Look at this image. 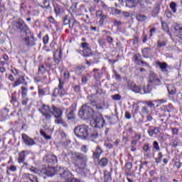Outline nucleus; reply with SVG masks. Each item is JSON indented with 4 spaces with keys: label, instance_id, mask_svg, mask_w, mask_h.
Here are the masks:
<instances>
[{
    "label": "nucleus",
    "instance_id": "nucleus-61",
    "mask_svg": "<svg viewBox=\"0 0 182 182\" xmlns=\"http://www.w3.org/2000/svg\"><path fill=\"white\" fill-rule=\"evenodd\" d=\"M43 42L44 45H46L49 42V36L46 35L43 38Z\"/></svg>",
    "mask_w": 182,
    "mask_h": 182
},
{
    "label": "nucleus",
    "instance_id": "nucleus-24",
    "mask_svg": "<svg viewBox=\"0 0 182 182\" xmlns=\"http://www.w3.org/2000/svg\"><path fill=\"white\" fill-rule=\"evenodd\" d=\"M27 153L28 151H22L18 154V163H19V164L25 162Z\"/></svg>",
    "mask_w": 182,
    "mask_h": 182
},
{
    "label": "nucleus",
    "instance_id": "nucleus-8",
    "mask_svg": "<svg viewBox=\"0 0 182 182\" xmlns=\"http://www.w3.org/2000/svg\"><path fill=\"white\" fill-rule=\"evenodd\" d=\"M26 37L23 38V44L28 48H32V46H35L36 43L35 42V36L32 33V31H28L27 33H25Z\"/></svg>",
    "mask_w": 182,
    "mask_h": 182
},
{
    "label": "nucleus",
    "instance_id": "nucleus-30",
    "mask_svg": "<svg viewBox=\"0 0 182 182\" xmlns=\"http://www.w3.org/2000/svg\"><path fill=\"white\" fill-rule=\"evenodd\" d=\"M150 50L151 49L149 47L143 48L141 50L143 58H144L145 59H149V55H150Z\"/></svg>",
    "mask_w": 182,
    "mask_h": 182
},
{
    "label": "nucleus",
    "instance_id": "nucleus-16",
    "mask_svg": "<svg viewBox=\"0 0 182 182\" xmlns=\"http://www.w3.org/2000/svg\"><path fill=\"white\" fill-rule=\"evenodd\" d=\"M54 12L56 16H62L65 14V9L59 4H53Z\"/></svg>",
    "mask_w": 182,
    "mask_h": 182
},
{
    "label": "nucleus",
    "instance_id": "nucleus-36",
    "mask_svg": "<svg viewBox=\"0 0 182 182\" xmlns=\"http://www.w3.org/2000/svg\"><path fill=\"white\" fill-rule=\"evenodd\" d=\"M139 4V0H128L127 6L128 8H134Z\"/></svg>",
    "mask_w": 182,
    "mask_h": 182
},
{
    "label": "nucleus",
    "instance_id": "nucleus-28",
    "mask_svg": "<svg viewBox=\"0 0 182 182\" xmlns=\"http://www.w3.org/2000/svg\"><path fill=\"white\" fill-rule=\"evenodd\" d=\"M133 59L134 60V63L138 65H140L141 62L143 60V58H141V55H140V53L135 54L133 57Z\"/></svg>",
    "mask_w": 182,
    "mask_h": 182
},
{
    "label": "nucleus",
    "instance_id": "nucleus-52",
    "mask_svg": "<svg viewBox=\"0 0 182 182\" xmlns=\"http://www.w3.org/2000/svg\"><path fill=\"white\" fill-rule=\"evenodd\" d=\"M113 100L119 101L122 99V95L120 94H116L112 96Z\"/></svg>",
    "mask_w": 182,
    "mask_h": 182
},
{
    "label": "nucleus",
    "instance_id": "nucleus-53",
    "mask_svg": "<svg viewBox=\"0 0 182 182\" xmlns=\"http://www.w3.org/2000/svg\"><path fill=\"white\" fill-rule=\"evenodd\" d=\"M16 102H18V100L16 99V95L12 94L11 103H12L13 105H15V103H16Z\"/></svg>",
    "mask_w": 182,
    "mask_h": 182
},
{
    "label": "nucleus",
    "instance_id": "nucleus-5",
    "mask_svg": "<svg viewBox=\"0 0 182 182\" xmlns=\"http://www.w3.org/2000/svg\"><path fill=\"white\" fill-rule=\"evenodd\" d=\"M78 116L80 119L87 120V119H93L95 116V109L92 108L90 103L84 105L78 112Z\"/></svg>",
    "mask_w": 182,
    "mask_h": 182
},
{
    "label": "nucleus",
    "instance_id": "nucleus-47",
    "mask_svg": "<svg viewBox=\"0 0 182 182\" xmlns=\"http://www.w3.org/2000/svg\"><path fill=\"white\" fill-rule=\"evenodd\" d=\"M93 59H94V60H90V61L87 60H85V61H86V65H88L89 66H90L91 64L93 65V64L97 63V62H99V60H96V59L95 58V57H93Z\"/></svg>",
    "mask_w": 182,
    "mask_h": 182
},
{
    "label": "nucleus",
    "instance_id": "nucleus-41",
    "mask_svg": "<svg viewBox=\"0 0 182 182\" xmlns=\"http://www.w3.org/2000/svg\"><path fill=\"white\" fill-rule=\"evenodd\" d=\"M166 46H167V41H161V40H159L157 41V47L158 48H164Z\"/></svg>",
    "mask_w": 182,
    "mask_h": 182
},
{
    "label": "nucleus",
    "instance_id": "nucleus-45",
    "mask_svg": "<svg viewBox=\"0 0 182 182\" xmlns=\"http://www.w3.org/2000/svg\"><path fill=\"white\" fill-rule=\"evenodd\" d=\"M162 159H163V153L161 152H159L158 154V157L157 158H155V162L159 164L162 161Z\"/></svg>",
    "mask_w": 182,
    "mask_h": 182
},
{
    "label": "nucleus",
    "instance_id": "nucleus-10",
    "mask_svg": "<svg viewBox=\"0 0 182 182\" xmlns=\"http://www.w3.org/2000/svg\"><path fill=\"white\" fill-rule=\"evenodd\" d=\"M148 84L151 86H161V81L157 77V74L152 70L149 71Z\"/></svg>",
    "mask_w": 182,
    "mask_h": 182
},
{
    "label": "nucleus",
    "instance_id": "nucleus-11",
    "mask_svg": "<svg viewBox=\"0 0 182 182\" xmlns=\"http://www.w3.org/2000/svg\"><path fill=\"white\" fill-rule=\"evenodd\" d=\"M43 161L48 166H53L55 164H58V156L52 154H48L43 157Z\"/></svg>",
    "mask_w": 182,
    "mask_h": 182
},
{
    "label": "nucleus",
    "instance_id": "nucleus-25",
    "mask_svg": "<svg viewBox=\"0 0 182 182\" xmlns=\"http://www.w3.org/2000/svg\"><path fill=\"white\" fill-rule=\"evenodd\" d=\"M96 139H99V132L97 131H92L88 134V139L87 140H90L91 141H95Z\"/></svg>",
    "mask_w": 182,
    "mask_h": 182
},
{
    "label": "nucleus",
    "instance_id": "nucleus-55",
    "mask_svg": "<svg viewBox=\"0 0 182 182\" xmlns=\"http://www.w3.org/2000/svg\"><path fill=\"white\" fill-rule=\"evenodd\" d=\"M143 150L144 151H145V153H148L149 151H150V146L149 145V144H145L144 145Z\"/></svg>",
    "mask_w": 182,
    "mask_h": 182
},
{
    "label": "nucleus",
    "instance_id": "nucleus-43",
    "mask_svg": "<svg viewBox=\"0 0 182 182\" xmlns=\"http://www.w3.org/2000/svg\"><path fill=\"white\" fill-rule=\"evenodd\" d=\"M170 8L171 11L173 12V14H176V12H177V4L176 2H171L170 4Z\"/></svg>",
    "mask_w": 182,
    "mask_h": 182
},
{
    "label": "nucleus",
    "instance_id": "nucleus-39",
    "mask_svg": "<svg viewBox=\"0 0 182 182\" xmlns=\"http://www.w3.org/2000/svg\"><path fill=\"white\" fill-rule=\"evenodd\" d=\"M173 105L168 104V105H164V112L170 113L173 112Z\"/></svg>",
    "mask_w": 182,
    "mask_h": 182
},
{
    "label": "nucleus",
    "instance_id": "nucleus-64",
    "mask_svg": "<svg viewBox=\"0 0 182 182\" xmlns=\"http://www.w3.org/2000/svg\"><path fill=\"white\" fill-rule=\"evenodd\" d=\"M66 182H85V181H81L80 180H77V179H76V178H70V179H68V180H67V181H65Z\"/></svg>",
    "mask_w": 182,
    "mask_h": 182
},
{
    "label": "nucleus",
    "instance_id": "nucleus-21",
    "mask_svg": "<svg viewBox=\"0 0 182 182\" xmlns=\"http://www.w3.org/2000/svg\"><path fill=\"white\" fill-rule=\"evenodd\" d=\"M19 85H24L25 86H28V82L25 80L24 76L19 77L17 80L13 84V87H16V86H19Z\"/></svg>",
    "mask_w": 182,
    "mask_h": 182
},
{
    "label": "nucleus",
    "instance_id": "nucleus-60",
    "mask_svg": "<svg viewBox=\"0 0 182 182\" xmlns=\"http://www.w3.org/2000/svg\"><path fill=\"white\" fill-rule=\"evenodd\" d=\"M125 167L128 171H130V170H132V167H133V164L132 162H128L125 164Z\"/></svg>",
    "mask_w": 182,
    "mask_h": 182
},
{
    "label": "nucleus",
    "instance_id": "nucleus-14",
    "mask_svg": "<svg viewBox=\"0 0 182 182\" xmlns=\"http://www.w3.org/2000/svg\"><path fill=\"white\" fill-rule=\"evenodd\" d=\"M58 168L59 169L57 170L58 171H59L60 177H61V178H64L65 181H68V180H69L70 177H72V173H70V171H69V170L65 169L62 168V166H60Z\"/></svg>",
    "mask_w": 182,
    "mask_h": 182
},
{
    "label": "nucleus",
    "instance_id": "nucleus-42",
    "mask_svg": "<svg viewBox=\"0 0 182 182\" xmlns=\"http://www.w3.org/2000/svg\"><path fill=\"white\" fill-rule=\"evenodd\" d=\"M136 19L139 22H143L147 19V17L145 15L143 14H138L136 16Z\"/></svg>",
    "mask_w": 182,
    "mask_h": 182
},
{
    "label": "nucleus",
    "instance_id": "nucleus-49",
    "mask_svg": "<svg viewBox=\"0 0 182 182\" xmlns=\"http://www.w3.org/2000/svg\"><path fill=\"white\" fill-rule=\"evenodd\" d=\"M26 9V6L25 5V2L23 1V3H21L20 4V12H21V14H23V12H25Z\"/></svg>",
    "mask_w": 182,
    "mask_h": 182
},
{
    "label": "nucleus",
    "instance_id": "nucleus-13",
    "mask_svg": "<svg viewBox=\"0 0 182 182\" xmlns=\"http://www.w3.org/2000/svg\"><path fill=\"white\" fill-rule=\"evenodd\" d=\"M96 16L98 21V24L100 26H103L105 23L107 21V16L103 13V11L98 10L96 12Z\"/></svg>",
    "mask_w": 182,
    "mask_h": 182
},
{
    "label": "nucleus",
    "instance_id": "nucleus-40",
    "mask_svg": "<svg viewBox=\"0 0 182 182\" xmlns=\"http://www.w3.org/2000/svg\"><path fill=\"white\" fill-rule=\"evenodd\" d=\"M26 96H28V88L26 87H21L22 99H26Z\"/></svg>",
    "mask_w": 182,
    "mask_h": 182
},
{
    "label": "nucleus",
    "instance_id": "nucleus-33",
    "mask_svg": "<svg viewBox=\"0 0 182 182\" xmlns=\"http://www.w3.org/2000/svg\"><path fill=\"white\" fill-rule=\"evenodd\" d=\"M161 26L164 32H166L168 35H170V36H171V33H170V28H168V25L167 24V23H166L165 21H162Z\"/></svg>",
    "mask_w": 182,
    "mask_h": 182
},
{
    "label": "nucleus",
    "instance_id": "nucleus-51",
    "mask_svg": "<svg viewBox=\"0 0 182 182\" xmlns=\"http://www.w3.org/2000/svg\"><path fill=\"white\" fill-rule=\"evenodd\" d=\"M60 90L59 88H55L54 90H53V93L52 95V96L53 97H58V96H59V93H60Z\"/></svg>",
    "mask_w": 182,
    "mask_h": 182
},
{
    "label": "nucleus",
    "instance_id": "nucleus-38",
    "mask_svg": "<svg viewBox=\"0 0 182 182\" xmlns=\"http://www.w3.org/2000/svg\"><path fill=\"white\" fill-rule=\"evenodd\" d=\"M105 182H112V175L110 174V172L105 171Z\"/></svg>",
    "mask_w": 182,
    "mask_h": 182
},
{
    "label": "nucleus",
    "instance_id": "nucleus-22",
    "mask_svg": "<svg viewBox=\"0 0 182 182\" xmlns=\"http://www.w3.org/2000/svg\"><path fill=\"white\" fill-rule=\"evenodd\" d=\"M159 133H160V129H159V127H150L148 129V134L150 136V137H153V136L159 134Z\"/></svg>",
    "mask_w": 182,
    "mask_h": 182
},
{
    "label": "nucleus",
    "instance_id": "nucleus-7",
    "mask_svg": "<svg viewBox=\"0 0 182 182\" xmlns=\"http://www.w3.org/2000/svg\"><path fill=\"white\" fill-rule=\"evenodd\" d=\"M106 124V121L102 116V114H98L96 115V118H93L90 122V125L92 127L96 129H102V127Z\"/></svg>",
    "mask_w": 182,
    "mask_h": 182
},
{
    "label": "nucleus",
    "instance_id": "nucleus-59",
    "mask_svg": "<svg viewBox=\"0 0 182 182\" xmlns=\"http://www.w3.org/2000/svg\"><path fill=\"white\" fill-rule=\"evenodd\" d=\"M114 76L116 80H118L119 82L122 81V77L116 72V70H114Z\"/></svg>",
    "mask_w": 182,
    "mask_h": 182
},
{
    "label": "nucleus",
    "instance_id": "nucleus-31",
    "mask_svg": "<svg viewBox=\"0 0 182 182\" xmlns=\"http://www.w3.org/2000/svg\"><path fill=\"white\" fill-rule=\"evenodd\" d=\"M24 176H26V177L31 182H39L38 177L35 176L33 174L25 173Z\"/></svg>",
    "mask_w": 182,
    "mask_h": 182
},
{
    "label": "nucleus",
    "instance_id": "nucleus-35",
    "mask_svg": "<svg viewBox=\"0 0 182 182\" xmlns=\"http://www.w3.org/2000/svg\"><path fill=\"white\" fill-rule=\"evenodd\" d=\"M182 25L181 24H173L171 26L172 32H176V33H178L179 31L181 29Z\"/></svg>",
    "mask_w": 182,
    "mask_h": 182
},
{
    "label": "nucleus",
    "instance_id": "nucleus-1",
    "mask_svg": "<svg viewBox=\"0 0 182 182\" xmlns=\"http://www.w3.org/2000/svg\"><path fill=\"white\" fill-rule=\"evenodd\" d=\"M38 112L42 114L46 120H50L52 116H54L56 124H62L64 127H68V124L63 121V111H62V109L58 108L55 105H53L50 108L49 105L43 104Z\"/></svg>",
    "mask_w": 182,
    "mask_h": 182
},
{
    "label": "nucleus",
    "instance_id": "nucleus-48",
    "mask_svg": "<svg viewBox=\"0 0 182 182\" xmlns=\"http://www.w3.org/2000/svg\"><path fill=\"white\" fill-rule=\"evenodd\" d=\"M141 114H149L150 113V111L149 110V108L147 107H143L141 110Z\"/></svg>",
    "mask_w": 182,
    "mask_h": 182
},
{
    "label": "nucleus",
    "instance_id": "nucleus-6",
    "mask_svg": "<svg viewBox=\"0 0 182 182\" xmlns=\"http://www.w3.org/2000/svg\"><path fill=\"white\" fill-rule=\"evenodd\" d=\"M14 28H16L20 33H28L30 32L31 29L29 26H27L26 23L22 18H18L12 22Z\"/></svg>",
    "mask_w": 182,
    "mask_h": 182
},
{
    "label": "nucleus",
    "instance_id": "nucleus-44",
    "mask_svg": "<svg viewBox=\"0 0 182 182\" xmlns=\"http://www.w3.org/2000/svg\"><path fill=\"white\" fill-rule=\"evenodd\" d=\"M46 72V68H45V65H41L38 68V75H44V73Z\"/></svg>",
    "mask_w": 182,
    "mask_h": 182
},
{
    "label": "nucleus",
    "instance_id": "nucleus-26",
    "mask_svg": "<svg viewBox=\"0 0 182 182\" xmlns=\"http://www.w3.org/2000/svg\"><path fill=\"white\" fill-rule=\"evenodd\" d=\"M90 105L94 111L102 110V109H103V106H102V105L100 104L96 105V101L95 100H91V102H90Z\"/></svg>",
    "mask_w": 182,
    "mask_h": 182
},
{
    "label": "nucleus",
    "instance_id": "nucleus-62",
    "mask_svg": "<svg viewBox=\"0 0 182 182\" xmlns=\"http://www.w3.org/2000/svg\"><path fill=\"white\" fill-rule=\"evenodd\" d=\"M92 158L94 159V160H99V159L100 158V154H97L96 151H95L93 153Z\"/></svg>",
    "mask_w": 182,
    "mask_h": 182
},
{
    "label": "nucleus",
    "instance_id": "nucleus-19",
    "mask_svg": "<svg viewBox=\"0 0 182 182\" xmlns=\"http://www.w3.org/2000/svg\"><path fill=\"white\" fill-rule=\"evenodd\" d=\"M77 52L82 55L84 58H90L93 56V52H92V48H86L84 50H77Z\"/></svg>",
    "mask_w": 182,
    "mask_h": 182
},
{
    "label": "nucleus",
    "instance_id": "nucleus-37",
    "mask_svg": "<svg viewBox=\"0 0 182 182\" xmlns=\"http://www.w3.org/2000/svg\"><path fill=\"white\" fill-rule=\"evenodd\" d=\"M108 164H109V160H107V158H102L98 162L99 166H100L101 167H106V166H107Z\"/></svg>",
    "mask_w": 182,
    "mask_h": 182
},
{
    "label": "nucleus",
    "instance_id": "nucleus-3",
    "mask_svg": "<svg viewBox=\"0 0 182 182\" xmlns=\"http://www.w3.org/2000/svg\"><path fill=\"white\" fill-rule=\"evenodd\" d=\"M127 86L130 90L134 93H139L140 95H149L151 93V85L148 84L144 85L142 88L141 87L136 85L133 81H128Z\"/></svg>",
    "mask_w": 182,
    "mask_h": 182
},
{
    "label": "nucleus",
    "instance_id": "nucleus-63",
    "mask_svg": "<svg viewBox=\"0 0 182 182\" xmlns=\"http://www.w3.org/2000/svg\"><path fill=\"white\" fill-rule=\"evenodd\" d=\"M140 65L141 66H143L144 68H150V65H149V63H147V62H146V61H144L143 60L140 63Z\"/></svg>",
    "mask_w": 182,
    "mask_h": 182
},
{
    "label": "nucleus",
    "instance_id": "nucleus-56",
    "mask_svg": "<svg viewBox=\"0 0 182 182\" xmlns=\"http://www.w3.org/2000/svg\"><path fill=\"white\" fill-rule=\"evenodd\" d=\"M48 21L50 23H53V25H56V23H58V22L56 21V20H55V18H53V16H49Z\"/></svg>",
    "mask_w": 182,
    "mask_h": 182
},
{
    "label": "nucleus",
    "instance_id": "nucleus-18",
    "mask_svg": "<svg viewBox=\"0 0 182 182\" xmlns=\"http://www.w3.org/2000/svg\"><path fill=\"white\" fill-rule=\"evenodd\" d=\"M54 62L56 65L60 63V59H62V50L57 49L53 53Z\"/></svg>",
    "mask_w": 182,
    "mask_h": 182
},
{
    "label": "nucleus",
    "instance_id": "nucleus-57",
    "mask_svg": "<svg viewBox=\"0 0 182 182\" xmlns=\"http://www.w3.org/2000/svg\"><path fill=\"white\" fill-rule=\"evenodd\" d=\"M64 85H65V82H63V80H62V79H59L58 89L60 90H62V89H63Z\"/></svg>",
    "mask_w": 182,
    "mask_h": 182
},
{
    "label": "nucleus",
    "instance_id": "nucleus-17",
    "mask_svg": "<svg viewBox=\"0 0 182 182\" xmlns=\"http://www.w3.org/2000/svg\"><path fill=\"white\" fill-rule=\"evenodd\" d=\"M156 66H159V68L161 69V72H164V73H168V64L166 62H160V60L156 61Z\"/></svg>",
    "mask_w": 182,
    "mask_h": 182
},
{
    "label": "nucleus",
    "instance_id": "nucleus-58",
    "mask_svg": "<svg viewBox=\"0 0 182 182\" xmlns=\"http://www.w3.org/2000/svg\"><path fill=\"white\" fill-rule=\"evenodd\" d=\"M99 82H97V85H94L92 86V89H94L95 90H96V93H100V89L99 88Z\"/></svg>",
    "mask_w": 182,
    "mask_h": 182
},
{
    "label": "nucleus",
    "instance_id": "nucleus-2",
    "mask_svg": "<svg viewBox=\"0 0 182 182\" xmlns=\"http://www.w3.org/2000/svg\"><path fill=\"white\" fill-rule=\"evenodd\" d=\"M62 156H63L65 159H66V157H69L70 156L73 161L75 167H78L80 170H85V168H86V164L87 163V156H86L85 154L80 152L70 153L63 151Z\"/></svg>",
    "mask_w": 182,
    "mask_h": 182
},
{
    "label": "nucleus",
    "instance_id": "nucleus-46",
    "mask_svg": "<svg viewBox=\"0 0 182 182\" xmlns=\"http://www.w3.org/2000/svg\"><path fill=\"white\" fill-rule=\"evenodd\" d=\"M153 150L160 151V146L159 145V142H157L156 141H154L153 142Z\"/></svg>",
    "mask_w": 182,
    "mask_h": 182
},
{
    "label": "nucleus",
    "instance_id": "nucleus-50",
    "mask_svg": "<svg viewBox=\"0 0 182 182\" xmlns=\"http://www.w3.org/2000/svg\"><path fill=\"white\" fill-rule=\"evenodd\" d=\"M90 44L86 42H83L80 43V47L82 48L83 50L85 49H89L90 48Z\"/></svg>",
    "mask_w": 182,
    "mask_h": 182
},
{
    "label": "nucleus",
    "instance_id": "nucleus-29",
    "mask_svg": "<svg viewBox=\"0 0 182 182\" xmlns=\"http://www.w3.org/2000/svg\"><path fill=\"white\" fill-rule=\"evenodd\" d=\"M159 14H160V5L158 4L153 9L151 16H153V18H157V16H159Z\"/></svg>",
    "mask_w": 182,
    "mask_h": 182
},
{
    "label": "nucleus",
    "instance_id": "nucleus-23",
    "mask_svg": "<svg viewBox=\"0 0 182 182\" xmlns=\"http://www.w3.org/2000/svg\"><path fill=\"white\" fill-rule=\"evenodd\" d=\"M38 4L41 6V8H46V9H49L50 8V1L49 0H36Z\"/></svg>",
    "mask_w": 182,
    "mask_h": 182
},
{
    "label": "nucleus",
    "instance_id": "nucleus-20",
    "mask_svg": "<svg viewBox=\"0 0 182 182\" xmlns=\"http://www.w3.org/2000/svg\"><path fill=\"white\" fill-rule=\"evenodd\" d=\"M22 139L26 146H35V144H36V142H35L33 139H32L31 137L28 136L25 134L22 135Z\"/></svg>",
    "mask_w": 182,
    "mask_h": 182
},
{
    "label": "nucleus",
    "instance_id": "nucleus-15",
    "mask_svg": "<svg viewBox=\"0 0 182 182\" xmlns=\"http://www.w3.org/2000/svg\"><path fill=\"white\" fill-rule=\"evenodd\" d=\"M103 70H106V68H102V70L97 68H95L91 73L94 79H95V80H97V82H98L99 83H100V80L103 76Z\"/></svg>",
    "mask_w": 182,
    "mask_h": 182
},
{
    "label": "nucleus",
    "instance_id": "nucleus-9",
    "mask_svg": "<svg viewBox=\"0 0 182 182\" xmlns=\"http://www.w3.org/2000/svg\"><path fill=\"white\" fill-rule=\"evenodd\" d=\"M77 105L76 103H73L69 108L65 109V116L68 120L70 122H74L75 118L76 117V114H75V112H76V107Z\"/></svg>",
    "mask_w": 182,
    "mask_h": 182
},
{
    "label": "nucleus",
    "instance_id": "nucleus-34",
    "mask_svg": "<svg viewBox=\"0 0 182 182\" xmlns=\"http://www.w3.org/2000/svg\"><path fill=\"white\" fill-rule=\"evenodd\" d=\"M72 22V18L69 17V16L65 15L64 17H63V24L66 26V25H71Z\"/></svg>",
    "mask_w": 182,
    "mask_h": 182
},
{
    "label": "nucleus",
    "instance_id": "nucleus-12",
    "mask_svg": "<svg viewBox=\"0 0 182 182\" xmlns=\"http://www.w3.org/2000/svg\"><path fill=\"white\" fill-rule=\"evenodd\" d=\"M58 170H59L58 167L55 168V166L48 165L47 167L41 170V173H43V174H46V176L48 177H53V176L55 174V171H58Z\"/></svg>",
    "mask_w": 182,
    "mask_h": 182
},
{
    "label": "nucleus",
    "instance_id": "nucleus-4",
    "mask_svg": "<svg viewBox=\"0 0 182 182\" xmlns=\"http://www.w3.org/2000/svg\"><path fill=\"white\" fill-rule=\"evenodd\" d=\"M91 132L92 129L86 124L78 125L74 129L75 136L82 140H87L89 139V134Z\"/></svg>",
    "mask_w": 182,
    "mask_h": 182
},
{
    "label": "nucleus",
    "instance_id": "nucleus-27",
    "mask_svg": "<svg viewBox=\"0 0 182 182\" xmlns=\"http://www.w3.org/2000/svg\"><path fill=\"white\" fill-rule=\"evenodd\" d=\"M85 69L86 68H85L84 65H78L75 68L74 72L75 75H80L83 73V72L85 71Z\"/></svg>",
    "mask_w": 182,
    "mask_h": 182
},
{
    "label": "nucleus",
    "instance_id": "nucleus-54",
    "mask_svg": "<svg viewBox=\"0 0 182 182\" xmlns=\"http://www.w3.org/2000/svg\"><path fill=\"white\" fill-rule=\"evenodd\" d=\"M171 146L172 147H177V146H178V139L176 138L175 139H173L171 142Z\"/></svg>",
    "mask_w": 182,
    "mask_h": 182
},
{
    "label": "nucleus",
    "instance_id": "nucleus-32",
    "mask_svg": "<svg viewBox=\"0 0 182 182\" xmlns=\"http://www.w3.org/2000/svg\"><path fill=\"white\" fill-rule=\"evenodd\" d=\"M167 90L169 93V95H176L177 92V90H176V87H174L173 85H168L167 86Z\"/></svg>",
    "mask_w": 182,
    "mask_h": 182
}]
</instances>
